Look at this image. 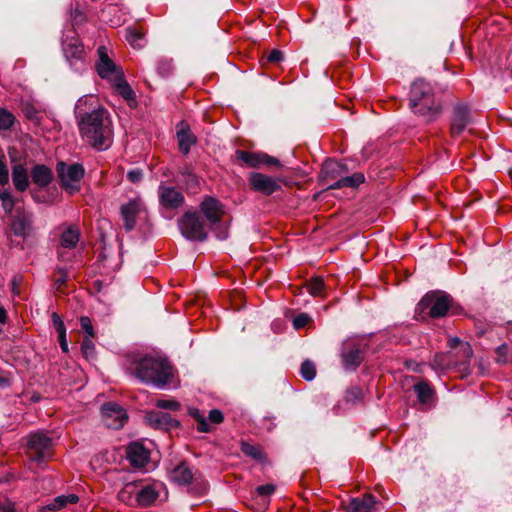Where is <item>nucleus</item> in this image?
<instances>
[{
  "label": "nucleus",
  "mask_w": 512,
  "mask_h": 512,
  "mask_svg": "<svg viewBox=\"0 0 512 512\" xmlns=\"http://www.w3.org/2000/svg\"><path fill=\"white\" fill-rule=\"evenodd\" d=\"M126 370L141 382L157 388H164L174 375L172 366L165 358L151 354L131 357Z\"/></svg>",
  "instance_id": "nucleus-1"
},
{
  "label": "nucleus",
  "mask_w": 512,
  "mask_h": 512,
  "mask_svg": "<svg viewBox=\"0 0 512 512\" xmlns=\"http://www.w3.org/2000/svg\"><path fill=\"white\" fill-rule=\"evenodd\" d=\"M80 136L84 142L96 150L108 149L112 144V122L107 110L94 111L89 116L77 120Z\"/></svg>",
  "instance_id": "nucleus-2"
},
{
  "label": "nucleus",
  "mask_w": 512,
  "mask_h": 512,
  "mask_svg": "<svg viewBox=\"0 0 512 512\" xmlns=\"http://www.w3.org/2000/svg\"><path fill=\"white\" fill-rule=\"evenodd\" d=\"M409 104L412 111L427 122L434 121L442 111L441 100L436 96L434 86L423 79L412 83Z\"/></svg>",
  "instance_id": "nucleus-3"
},
{
  "label": "nucleus",
  "mask_w": 512,
  "mask_h": 512,
  "mask_svg": "<svg viewBox=\"0 0 512 512\" xmlns=\"http://www.w3.org/2000/svg\"><path fill=\"white\" fill-rule=\"evenodd\" d=\"M169 478L177 485L188 486L189 492L197 496L206 494L208 490V484L202 475L194 471L187 462H181L174 467L170 471Z\"/></svg>",
  "instance_id": "nucleus-4"
},
{
  "label": "nucleus",
  "mask_w": 512,
  "mask_h": 512,
  "mask_svg": "<svg viewBox=\"0 0 512 512\" xmlns=\"http://www.w3.org/2000/svg\"><path fill=\"white\" fill-rule=\"evenodd\" d=\"M26 454L31 470H35L34 465L40 467L52 456V438L43 431L32 433L27 441Z\"/></svg>",
  "instance_id": "nucleus-5"
},
{
  "label": "nucleus",
  "mask_w": 512,
  "mask_h": 512,
  "mask_svg": "<svg viewBox=\"0 0 512 512\" xmlns=\"http://www.w3.org/2000/svg\"><path fill=\"white\" fill-rule=\"evenodd\" d=\"M452 305L450 295L442 291H433L427 293L418 303L416 312L422 318H440L444 317Z\"/></svg>",
  "instance_id": "nucleus-6"
},
{
  "label": "nucleus",
  "mask_w": 512,
  "mask_h": 512,
  "mask_svg": "<svg viewBox=\"0 0 512 512\" xmlns=\"http://www.w3.org/2000/svg\"><path fill=\"white\" fill-rule=\"evenodd\" d=\"M56 171L59 177L60 186L69 194H75L80 191V182L84 177V167L79 163L66 164L58 162Z\"/></svg>",
  "instance_id": "nucleus-7"
},
{
  "label": "nucleus",
  "mask_w": 512,
  "mask_h": 512,
  "mask_svg": "<svg viewBox=\"0 0 512 512\" xmlns=\"http://www.w3.org/2000/svg\"><path fill=\"white\" fill-rule=\"evenodd\" d=\"M58 232L57 256L60 261L68 259V251L77 247L81 232L77 225L63 223L56 228Z\"/></svg>",
  "instance_id": "nucleus-8"
},
{
  "label": "nucleus",
  "mask_w": 512,
  "mask_h": 512,
  "mask_svg": "<svg viewBox=\"0 0 512 512\" xmlns=\"http://www.w3.org/2000/svg\"><path fill=\"white\" fill-rule=\"evenodd\" d=\"M179 228L189 240L203 241L207 237L205 226L196 212H186L179 220Z\"/></svg>",
  "instance_id": "nucleus-9"
},
{
  "label": "nucleus",
  "mask_w": 512,
  "mask_h": 512,
  "mask_svg": "<svg viewBox=\"0 0 512 512\" xmlns=\"http://www.w3.org/2000/svg\"><path fill=\"white\" fill-rule=\"evenodd\" d=\"M248 182L252 190L269 196L281 189L280 178L272 177L259 172H252L248 176Z\"/></svg>",
  "instance_id": "nucleus-10"
},
{
  "label": "nucleus",
  "mask_w": 512,
  "mask_h": 512,
  "mask_svg": "<svg viewBox=\"0 0 512 512\" xmlns=\"http://www.w3.org/2000/svg\"><path fill=\"white\" fill-rule=\"evenodd\" d=\"M342 366L347 371H355L364 359V349L359 343L345 341L342 346Z\"/></svg>",
  "instance_id": "nucleus-11"
},
{
  "label": "nucleus",
  "mask_w": 512,
  "mask_h": 512,
  "mask_svg": "<svg viewBox=\"0 0 512 512\" xmlns=\"http://www.w3.org/2000/svg\"><path fill=\"white\" fill-rule=\"evenodd\" d=\"M101 412L105 426L110 429H120L127 421L125 410L117 403L109 402L104 404Z\"/></svg>",
  "instance_id": "nucleus-12"
},
{
  "label": "nucleus",
  "mask_w": 512,
  "mask_h": 512,
  "mask_svg": "<svg viewBox=\"0 0 512 512\" xmlns=\"http://www.w3.org/2000/svg\"><path fill=\"white\" fill-rule=\"evenodd\" d=\"M97 53L98 61L95 67L98 75L102 79H106L110 82L118 73H123V70L108 56L105 46H100Z\"/></svg>",
  "instance_id": "nucleus-13"
},
{
  "label": "nucleus",
  "mask_w": 512,
  "mask_h": 512,
  "mask_svg": "<svg viewBox=\"0 0 512 512\" xmlns=\"http://www.w3.org/2000/svg\"><path fill=\"white\" fill-rule=\"evenodd\" d=\"M164 486L161 482L147 484H137L136 503L141 507H147L153 504L160 496Z\"/></svg>",
  "instance_id": "nucleus-14"
},
{
  "label": "nucleus",
  "mask_w": 512,
  "mask_h": 512,
  "mask_svg": "<svg viewBox=\"0 0 512 512\" xmlns=\"http://www.w3.org/2000/svg\"><path fill=\"white\" fill-rule=\"evenodd\" d=\"M237 160L243 162L246 166L251 168H258L261 165L276 166L279 165V160L275 157L269 156L260 152H249L244 150L236 151Z\"/></svg>",
  "instance_id": "nucleus-15"
},
{
  "label": "nucleus",
  "mask_w": 512,
  "mask_h": 512,
  "mask_svg": "<svg viewBox=\"0 0 512 512\" xmlns=\"http://www.w3.org/2000/svg\"><path fill=\"white\" fill-rule=\"evenodd\" d=\"M160 204L167 209H177L184 203L183 194L173 186L161 183L158 187Z\"/></svg>",
  "instance_id": "nucleus-16"
},
{
  "label": "nucleus",
  "mask_w": 512,
  "mask_h": 512,
  "mask_svg": "<svg viewBox=\"0 0 512 512\" xmlns=\"http://www.w3.org/2000/svg\"><path fill=\"white\" fill-rule=\"evenodd\" d=\"M470 122V112L467 106L457 105L451 120L450 133L452 137L459 136Z\"/></svg>",
  "instance_id": "nucleus-17"
},
{
  "label": "nucleus",
  "mask_w": 512,
  "mask_h": 512,
  "mask_svg": "<svg viewBox=\"0 0 512 512\" xmlns=\"http://www.w3.org/2000/svg\"><path fill=\"white\" fill-rule=\"evenodd\" d=\"M99 110L105 109L100 106L97 96L84 95L77 100L74 113L76 119L79 120Z\"/></svg>",
  "instance_id": "nucleus-18"
},
{
  "label": "nucleus",
  "mask_w": 512,
  "mask_h": 512,
  "mask_svg": "<svg viewBox=\"0 0 512 512\" xmlns=\"http://www.w3.org/2000/svg\"><path fill=\"white\" fill-rule=\"evenodd\" d=\"M11 229L16 236L26 238L33 229V215L29 212H18L12 219Z\"/></svg>",
  "instance_id": "nucleus-19"
},
{
  "label": "nucleus",
  "mask_w": 512,
  "mask_h": 512,
  "mask_svg": "<svg viewBox=\"0 0 512 512\" xmlns=\"http://www.w3.org/2000/svg\"><path fill=\"white\" fill-rule=\"evenodd\" d=\"M146 422L153 428L170 430L176 428L179 422L169 413L163 411H151L146 415Z\"/></svg>",
  "instance_id": "nucleus-20"
},
{
  "label": "nucleus",
  "mask_w": 512,
  "mask_h": 512,
  "mask_svg": "<svg viewBox=\"0 0 512 512\" xmlns=\"http://www.w3.org/2000/svg\"><path fill=\"white\" fill-rule=\"evenodd\" d=\"M176 129L179 150L182 154L187 155L191 147L197 143V138L191 132L190 126L185 121H181Z\"/></svg>",
  "instance_id": "nucleus-21"
},
{
  "label": "nucleus",
  "mask_w": 512,
  "mask_h": 512,
  "mask_svg": "<svg viewBox=\"0 0 512 512\" xmlns=\"http://www.w3.org/2000/svg\"><path fill=\"white\" fill-rule=\"evenodd\" d=\"M200 208L210 225H216L222 220V216L224 214L223 206L215 198H205L201 203Z\"/></svg>",
  "instance_id": "nucleus-22"
},
{
  "label": "nucleus",
  "mask_w": 512,
  "mask_h": 512,
  "mask_svg": "<svg viewBox=\"0 0 512 512\" xmlns=\"http://www.w3.org/2000/svg\"><path fill=\"white\" fill-rule=\"evenodd\" d=\"M63 52L71 66L85 59V51L83 45L78 39L71 38L63 42Z\"/></svg>",
  "instance_id": "nucleus-23"
},
{
  "label": "nucleus",
  "mask_w": 512,
  "mask_h": 512,
  "mask_svg": "<svg viewBox=\"0 0 512 512\" xmlns=\"http://www.w3.org/2000/svg\"><path fill=\"white\" fill-rule=\"evenodd\" d=\"M127 458L134 467H144L149 460V451L140 442H132L126 449Z\"/></svg>",
  "instance_id": "nucleus-24"
},
{
  "label": "nucleus",
  "mask_w": 512,
  "mask_h": 512,
  "mask_svg": "<svg viewBox=\"0 0 512 512\" xmlns=\"http://www.w3.org/2000/svg\"><path fill=\"white\" fill-rule=\"evenodd\" d=\"M377 501L372 494L352 498L346 506L347 512H375Z\"/></svg>",
  "instance_id": "nucleus-25"
},
{
  "label": "nucleus",
  "mask_w": 512,
  "mask_h": 512,
  "mask_svg": "<svg viewBox=\"0 0 512 512\" xmlns=\"http://www.w3.org/2000/svg\"><path fill=\"white\" fill-rule=\"evenodd\" d=\"M142 205L136 200H132L121 208V215L124 221V227L127 231L134 229L136 225V218L141 212Z\"/></svg>",
  "instance_id": "nucleus-26"
},
{
  "label": "nucleus",
  "mask_w": 512,
  "mask_h": 512,
  "mask_svg": "<svg viewBox=\"0 0 512 512\" xmlns=\"http://www.w3.org/2000/svg\"><path fill=\"white\" fill-rule=\"evenodd\" d=\"M79 501V497L76 494L60 495L55 497L50 503L40 508L41 512H56L68 504H76Z\"/></svg>",
  "instance_id": "nucleus-27"
},
{
  "label": "nucleus",
  "mask_w": 512,
  "mask_h": 512,
  "mask_svg": "<svg viewBox=\"0 0 512 512\" xmlns=\"http://www.w3.org/2000/svg\"><path fill=\"white\" fill-rule=\"evenodd\" d=\"M31 178L33 183L37 186L46 187L51 183L53 179V173L52 170L47 166L43 164H37L31 170Z\"/></svg>",
  "instance_id": "nucleus-28"
},
{
  "label": "nucleus",
  "mask_w": 512,
  "mask_h": 512,
  "mask_svg": "<svg viewBox=\"0 0 512 512\" xmlns=\"http://www.w3.org/2000/svg\"><path fill=\"white\" fill-rule=\"evenodd\" d=\"M12 181L17 191L24 192L29 187L28 171L22 164L12 168Z\"/></svg>",
  "instance_id": "nucleus-29"
},
{
  "label": "nucleus",
  "mask_w": 512,
  "mask_h": 512,
  "mask_svg": "<svg viewBox=\"0 0 512 512\" xmlns=\"http://www.w3.org/2000/svg\"><path fill=\"white\" fill-rule=\"evenodd\" d=\"M448 346L452 350V354L454 355V350H456V354H460L458 356V360L463 364H467L472 356V349L470 345L466 342H461L459 338H451L448 341Z\"/></svg>",
  "instance_id": "nucleus-30"
},
{
  "label": "nucleus",
  "mask_w": 512,
  "mask_h": 512,
  "mask_svg": "<svg viewBox=\"0 0 512 512\" xmlns=\"http://www.w3.org/2000/svg\"><path fill=\"white\" fill-rule=\"evenodd\" d=\"M111 85L115 88L119 95H121L125 100L130 101L134 100L135 93L127 83L124 72L118 73L113 80L110 81Z\"/></svg>",
  "instance_id": "nucleus-31"
},
{
  "label": "nucleus",
  "mask_w": 512,
  "mask_h": 512,
  "mask_svg": "<svg viewBox=\"0 0 512 512\" xmlns=\"http://www.w3.org/2000/svg\"><path fill=\"white\" fill-rule=\"evenodd\" d=\"M414 391L421 404L430 405L434 400L435 391L432 386L426 382L421 381L414 385Z\"/></svg>",
  "instance_id": "nucleus-32"
},
{
  "label": "nucleus",
  "mask_w": 512,
  "mask_h": 512,
  "mask_svg": "<svg viewBox=\"0 0 512 512\" xmlns=\"http://www.w3.org/2000/svg\"><path fill=\"white\" fill-rule=\"evenodd\" d=\"M455 355L452 352L447 354L440 353L436 354L433 359V367L440 370H446L451 368L452 366L464 365L458 359H453Z\"/></svg>",
  "instance_id": "nucleus-33"
},
{
  "label": "nucleus",
  "mask_w": 512,
  "mask_h": 512,
  "mask_svg": "<svg viewBox=\"0 0 512 512\" xmlns=\"http://www.w3.org/2000/svg\"><path fill=\"white\" fill-rule=\"evenodd\" d=\"M365 177L362 173H354L351 176L342 177L329 185L330 189H340L342 187H358L363 183Z\"/></svg>",
  "instance_id": "nucleus-34"
},
{
  "label": "nucleus",
  "mask_w": 512,
  "mask_h": 512,
  "mask_svg": "<svg viewBox=\"0 0 512 512\" xmlns=\"http://www.w3.org/2000/svg\"><path fill=\"white\" fill-rule=\"evenodd\" d=\"M306 288H307V291L309 292V294L314 297H324L325 296L326 286H325L323 278H321L319 276L313 277L309 281H307Z\"/></svg>",
  "instance_id": "nucleus-35"
},
{
  "label": "nucleus",
  "mask_w": 512,
  "mask_h": 512,
  "mask_svg": "<svg viewBox=\"0 0 512 512\" xmlns=\"http://www.w3.org/2000/svg\"><path fill=\"white\" fill-rule=\"evenodd\" d=\"M136 492H137V483H127L118 493V498L120 501L132 504L133 501L136 502Z\"/></svg>",
  "instance_id": "nucleus-36"
},
{
  "label": "nucleus",
  "mask_w": 512,
  "mask_h": 512,
  "mask_svg": "<svg viewBox=\"0 0 512 512\" xmlns=\"http://www.w3.org/2000/svg\"><path fill=\"white\" fill-rule=\"evenodd\" d=\"M341 168V164L337 161H326L321 169V178L323 180H333L336 178V173H338L341 170Z\"/></svg>",
  "instance_id": "nucleus-37"
},
{
  "label": "nucleus",
  "mask_w": 512,
  "mask_h": 512,
  "mask_svg": "<svg viewBox=\"0 0 512 512\" xmlns=\"http://www.w3.org/2000/svg\"><path fill=\"white\" fill-rule=\"evenodd\" d=\"M189 415L197 422V430L202 433L210 431V425L204 413L198 408H190Z\"/></svg>",
  "instance_id": "nucleus-38"
},
{
  "label": "nucleus",
  "mask_w": 512,
  "mask_h": 512,
  "mask_svg": "<svg viewBox=\"0 0 512 512\" xmlns=\"http://www.w3.org/2000/svg\"><path fill=\"white\" fill-rule=\"evenodd\" d=\"M241 451L248 457H251L255 460H262L264 458V454L262 449L258 445H253L247 442L241 443Z\"/></svg>",
  "instance_id": "nucleus-39"
},
{
  "label": "nucleus",
  "mask_w": 512,
  "mask_h": 512,
  "mask_svg": "<svg viewBox=\"0 0 512 512\" xmlns=\"http://www.w3.org/2000/svg\"><path fill=\"white\" fill-rule=\"evenodd\" d=\"M15 122L14 115L5 108H0V130H9Z\"/></svg>",
  "instance_id": "nucleus-40"
},
{
  "label": "nucleus",
  "mask_w": 512,
  "mask_h": 512,
  "mask_svg": "<svg viewBox=\"0 0 512 512\" xmlns=\"http://www.w3.org/2000/svg\"><path fill=\"white\" fill-rule=\"evenodd\" d=\"M300 374L307 381L313 380L316 376V368L314 363L310 360H305L301 364Z\"/></svg>",
  "instance_id": "nucleus-41"
},
{
  "label": "nucleus",
  "mask_w": 512,
  "mask_h": 512,
  "mask_svg": "<svg viewBox=\"0 0 512 512\" xmlns=\"http://www.w3.org/2000/svg\"><path fill=\"white\" fill-rule=\"evenodd\" d=\"M0 201L2 202L3 210L9 214L12 212L15 206V200L8 190L0 191Z\"/></svg>",
  "instance_id": "nucleus-42"
},
{
  "label": "nucleus",
  "mask_w": 512,
  "mask_h": 512,
  "mask_svg": "<svg viewBox=\"0 0 512 512\" xmlns=\"http://www.w3.org/2000/svg\"><path fill=\"white\" fill-rule=\"evenodd\" d=\"M143 37H144V34L137 29L129 28L127 30L126 39L130 43V45L133 46L134 48L141 46L139 41H141L143 39Z\"/></svg>",
  "instance_id": "nucleus-43"
},
{
  "label": "nucleus",
  "mask_w": 512,
  "mask_h": 512,
  "mask_svg": "<svg viewBox=\"0 0 512 512\" xmlns=\"http://www.w3.org/2000/svg\"><path fill=\"white\" fill-rule=\"evenodd\" d=\"M173 70V63L171 59L162 58L157 63V71L161 76L169 75Z\"/></svg>",
  "instance_id": "nucleus-44"
},
{
  "label": "nucleus",
  "mask_w": 512,
  "mask_h": 512,
  "mask_svg": "<svg viewBox=\"0 0 512 512\" xmlns=\"http://www.w3.org/2000/svg\"><path fill=\"white\" fill-rule=\"evenodd\" d=\"M275 489H276V487L273 484L260 485V486L256 487L255 494H256V496L261 497L262 499H265L266 497H269L270 495H272L275 492Z\"/></svg>",
  "instance_id": "nucleus-45"
},
{
  "label": "nucleus",
  "mask_w": 512,
  "mask_h": 512,
  "mask_svg": "<svg viewBox=\"0 0 512 512\" xmlns=\"http://www.w3.org/2000/svg\"><path fill=\"white\" fill-rule=\"evenodd\" d=\"M156 406L160 409H168L177 411L180 408V404L175 400L159 399L156 402Z\"/></svg>",
  "instance_id": "nucleus-46"
},
{
  "label": "nucleus",
  "mask_w": 512,
  "mask_h": 512,
  "mask_svg": "<svg viewBox=\"0 0 512 512\" xmlns=\"http://www.w3.org/2000/svg\"><path fill=\"white\" fill-rule=\"evenodd\" d=\"M310 321H311V318L308 314L300 313L294 317L293 326L295 329H301V328L305 327Z\"/></svg>",
  "instance_id": "nucleus-47"
},
{
  "label": "nucleus",
  "mask_w": 512,
  "mask_h": 512,
  "mask_svg": "<svg viewBox=\"0 0 512 512\" xmlns=\"http://www.w3.org/2000/svg\"><path fill=\"white\" fill-rule=\"evenodd\" d=\"M80 325H81L82 330L87 334L88 337L93 338L95 336L92 322L89 317L82 316L80 318Z\"/></svg>",
  "instance_id": "nucleus-48"
},
{
  "label": "nucleus",
  "mask_w": 512,
  "mask_h": 512,
  "mask_svg": "<svg viewBox=\"0 0 512 512\" xmlns=\"http://www.w3.org/2000/svg\"><path fill=\"white\" fill-rule=\"evenodd\" d=\"M81 349H82V352L83 354L85 355L86 358H89L90 356L93 355L94 353V343L93 341L91 340V337H85L83 342H82V345H81Z\"/></svg>",
  "instance_id": "nucleus-49"
},
{
  "label": "nucleus",
  "mask_w": 512,
  "mask_h": 512,
  "mask_svg": "<svg viewBox=\"0 0 512 512\" xmlns=\"http://www.w3.org/2000/svg\"><path fill=\"white\" fill-rule=\"evenodd\" d=\"M51 317H52V322H53L54 328L57 331L58 335L61 334L63 336V334L66 333V328H65L64 322L62 321L60 316L55 312L52 313Z\"/></svg>",
  "instance_id": "nucleus-50"
},
{
  "label": "nucleus",
  "mask_w": 512,
  "mask_h": 512,
  "mask_svg": "<svg viewBox=\"0 0 512 512\" xmlns=\"http://www.w3.org/2000/svg\"><path fill=\"white\" fill-rule=\"evenodd\" d=\"M56 274L57 277L55 278V285L57 289H60L67 281L68 273L64 268H57Z\"/></svg>",
  "instance_id": "nucleus-51"
},
{
  "label": "nucleus",
  "mask_w": 512,
  "mask_h": 512,
  "mask_svg": "<svg viewBox=\"0 0 512 512\" xmlns=\"http://www.w3.org/2000/svg\"><path fill=\"white\" fill-rule=\"evenodd\" d=\"M211 226L214 227V231L218 239L225 240L228 237V228L226 225L222 224L221 221L216 225Z\"/></svg>",
  "instance_id": "nucleus-52"
},
{
  "label": "nucleus",
  "mask_w": 512,
  "mask_h": 512,
  "mask_svg": "<svg viewBox=\"0 0 512 512\" xmlns=\"http://www.w3.org/2000/svg\"><path fill=\"white\" fill-rule=\"evenodd\" d=\"M9 182V172L3 157L0 158V185H6Z\"/></svg>",
  "instance_id": "nucleus-53"
},
{
  "label": "nucleus",
  "mask_w": 512,
  "mask_h": 512,
  "mask_svg": "<svg viewBox=\"0 0 512 512\" xmlns=\"http://www.w3.org/2000/svg\"><path fill=\"white\" fill-rule=\"evenodd\" d=\"M283 58H284L283 52L280 50H277V49L270 51L269 54L267 55V60L271 63H278V62L282 61Z\"/></svg>",
  "instance_id": "nucleus-54"
},
{
  "label": "nucleus",
  "mask_w": 512,
  "mask_h": 512,
  "mask_svg": "<svg viewBox=\"0 0 512 512\" xmlns=\"http://www.w3.org/2000/svg\"><path fill=\"white\" fill-rule=\"evenodd\" d=\"M209 421L214 423V424H220L224 417H223V413L218 410V409H213L209 412Z\"/></svg>",
  "instance_id": "nucleus-55"
},
{
  "label": "nucleus",
  "mask_w": 512,
  "mask_h": 512,
  "mask_svg": "<svg viewBox=\"0 0 512 512\" xmlns=\"http://www.w3.org/2000/svg\"><path fill=\"white\" fill-rule=\"evenodd\" d=\"M71 19L74 22V24H81L85 21L84 14L76 7L75 9L71 10Z\"/></svg>",
  "instance_id": "nucleus-56"
},
{
  "label": "nucleus",
  "mask_w": 512,
  "mask_h": 512,
  "mask_svg": "<svg viewBox=\"0 0 512 512\" xmlns=\"http://www.w3.org/2000/svg\"><path fill=\"white\" fill-rule=\"evenodd\" d=\"M142 177L143 173L139 169L131 170L127 173V178L132 183H138L139 181H141Z\"/></svg>",
  "instance_id": "nucleus-57"
},
{
  "label": "nucleus",
  "mask_w": 512,
  "mask_h": 512,
  "mask_svg": "<svg viewBox=\"0 0 512 512\" xmlns=\"http://www.w3.org/2000/svg\"><path fill=\"white\" fill-rule=\"evenodd\" d=\"M0 512H15L14 504L8 500L1 501Z\"/></svg>",
  "instance_id": "nucleus-58"
},
{
  "label": "nucleus",
  "mask_w": 512,
  "mask_h": 512,
  "mask_svg": "<svg viewBox=\"0 0 512 512\" xmlns=\"http://www.w3.org/2000/svg\"><path fill=\"white\" fill-rule=\"evenodd\" d=\"M58 341H59L62 351L67 353L68 352V343L66 340V333H64L63 336L61 334L58 335Z\"/></svg>",
  "instance_id": "nucleus-59"
},
{
  "label": "nucleus",
  "mask_w": 512,
  "mask_h": 512,
  "mask_svg": "<svg viewBox=\"0 0 512 512\" xmlns=\"http://www.w3.org/2000/svg\"><path fill=\"white\" fill-rule=\"evenodd\" d=\"M7 319L6 310L3 307H0V323H5Z\"/></svg>",
  "instance_id": "nucleus-60"
},
{
  "label": "nucleus",
  "mask_w": 512,
  "mask_h": 512,
  "mask_svg": "<svg viewBox=\"0 0 512 512\" xmlns=\"http://www.w3.org/2000/svg\"><path fill=\"white\" fill-rule=\"evenodd\" d=\"M0 385L3 386V387L7 386L8 385V381L5 378L0 377Z\"/></svg>",
  "instance_id": "nucleus-61"
},
{
  "label": "nucleus",
  "mask_w": 512,
  "mask_h": 512,
  "mask_svg": "<svg viewBox=\"0 0 512 512\" xmlns=\"http://www.w3.org/2000/svg\"><path fill=\"white\" fill-rule=\"evenodd\" d=\"M189 178H191V180L193 182H195L196 184L198 183V180H197V178L194 175H189Z\"/></svg>",
  "instance_id": "nucleus-62"
}]
</instances>
